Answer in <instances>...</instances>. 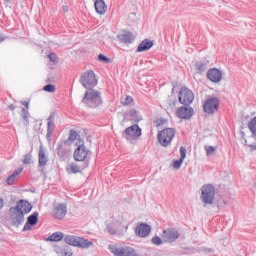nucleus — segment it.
Masks as SVG:
<instances>
[{"label":"nucleus","instance_id":"45","mask_svg":"<svg viewBox=\"0 0 256 256\" xmlns=\"http://www.w3.org/2000/svg\"><path fill=\"white\" fill-rule=\"evenodd\" d=\"M248 147H250V151H256V143L249 144Z\"/></svg>","mask_w":256,"mask_h":256},{"label":"nucleus","instance_id":"55","mask_svg":"<svg viewBox=\"0 0 256 256\" xmlns=\"http://www.w3.org/2000/svg\"><path fill=\"white\" fill-rule=\"evenodd\" d=\"M175 92V88H172V93H174Z\"/></svg>","mask_w":256,"mask_h":256},{"label":"nucleus","instance_id":"41","mask_svg":"<svg viewBox=\"0 0 256 256\" xmlns=\"http://www.w3.org/2000/svg\"><path fill=\"white\" fill-rule=\"evenodd\" d=\"M48 58H49L50 61H52V63H57V54H55V53H50V54L48 55Z\"/></svg>","mask_w":256,"mask_h":256},{"label":"nucleus","instance_id":"32","mask_svg":"<svg viewBox=\"0 0 256 256\" xmlns=\"http://www.w3.org/2000/svg\"><path fill=\"white\" fill-rule=\"evenodd\" d=\"M195 67L198 73H203L207 69V65L203 62H196Z\"/></svg>","mask_w":256,"mask_h":256},{"label":"nucleus","instance_id":"37","mask_svg":"<svg viewBox=\"0 0 256 256\" xmlns=\"http://www.w3.org/2000/svg\"><path fill=\"white\" fill-rule=\"evenodd\" d=\"M187 157V148L185 146L180 147V159L185 160Z\"/></svg>","mask_w":256,"mask_h":256},{"label":"nucleus","instance_id":"19","mask_svg":"<svg viewBox=\"0 0 256 256\" xmlns=\"http://www.w3.org/2000/svg\"><path fill=\"white\" fill-rule=\"evenodd\" d=\"M14 211H22L25 215L27 213H31V209H33V205L30 204L27 200H19L14 208Z\"/></svg>","mask_w":256,"mask_h":256},{"label":"nucleus","instance_id":"17","mask_svg":"<svg viewBox=\"0 0 256 256\" xmlns=\"http://www.w3.org/2000/svg\"><path fill=\"white\" fill-rule=\"evenodd\" d=\"M150 233H151V225L147 223H140L137 225L135 229V234L137 235V237H141V238L149 237Z\"/></svg>","mask_w":256,"mask_h":256},{"label":"nucleus","instance_id":"27","mask_svg":"<svg viewBox=\"0 0 256 256\" xmlns=\"http://www.w3.org/2000/svg\"><path fill=\"white\" fill-rule=\"evenodd\" d=\"M23 173V166L16 169L6 180L7 185H14L17 181V177Z\"/></svg>","mask_w":256,"mask_h":256},{"label":"nucleus","instance_id":"9","mask_svg":"<svg viewBox=\"0 0 256 256\" xmlns=\"http://www.w3.org/2000/svg\"><path fill=\"white\" fill-rule=\"evenodd\" d=\"M220 103L221 101L217 97L208 98L203 105L204 113H207V115H215V113L219 111Z\"/></svg>","mask_w":256,"mask_h":256},{"label":"nucleus","instance_id":"8","mask_svg":"<svg viewBox=\"0 0 256 256\" xmlns=\"http://www.w3.org/2000/svg\"><path fill=\"white\" fill-rule=\"evenodd\" d=\"M178 101L181 105L189 106L195 101V94L187 87H182L178 94Z\"/></svg>","mask_w":256,"mask_h":256},{"label":"nucleus","instance_id":"44","mask_svg":"<svg viewBox=\"0 0 256 256\" xmlns=\"http://www.w3.org/2000/svg\"><path fill=\"white\" fill-rule=\"evenodd\" d=\"M204 253H215V250L213 248H203Z\"/></svg>","mask_w":256,"mask_h":256},{"label":"nucleus","instance_id":"28","mask_svg":"<svg viewBox=\"0 0 256 256\" xmlns=\"http://www.w3.org/2000/svg\"><path fill=\"white\" fill-rule=\"evenodd\" d=\"M63 237H65L63 232L58 231V232H54L51 236L46 238V241H50L51 243H57L59 241H62Z\"/></svg>","mask_w":256,"mask_h":256},{"label":"nucleus","instance_id":"25","mask_svg":"<svg viewBox=\"0 0 256 256\" xmlns=\"http://www.w3.org/2000/svg\"><path fill=\"white\" fill-rule=\"evenodd\" d=\"M49 163V158L45 154V150H43V146H40L38 152V167H45Z\"/></svg>","mask_w":256,"mask_h":256},{"label":"nucleus","instance_id":"29","mask_svg":"<svg viewBox=\"0 0 256 256\" xmlns=\"http://www.w3.org/2000/svg\"><path fill=\"white\" fill-rule=\"evenodd\" d=\"M56 253L59 256H73V250H71V247H69V246L57 248Z\"/></svg>","mask_w":256,"mask_h":256},{"label":"nucleus","instance_id":"33","mask_svg":"<svg viewBox=\"0 0 256 256\" xmlns=\"http://www.w3.org/2000/svg\"><path fill=\"white\" fill-rule=\"evenodd\" d=\"M22 162L24 165H31V163H33V155H31V153L24 155Z\"/></svg>","mask_w":256,"mask_h":256},{"label":"nucleus","instance_id":"5","mask_svg":"<svg viewBox=\"0 0 256 256\" xmlns=\"http://www.w3.org/2000/svg\"><path fill=\"white\" fill-rule=\"evenodd\" d=\"M215 186L212 184H204L201 187L200 199L204 205H213L215 201Z\"/></svg>","mask_w":256,"mask_h":256},{"label":"nucleus","instance_id":"53","mask_svg":"<svg viewBox=\"0 0 256 256\" xmlns=\"http://www.w3.org/2000/svg\"><path fill=\"white\" fill-rule=\"evenodd\" d=\"M241 135H242V137H245V132L242 131V132H241Z\"/></svg>","mask_w":256,"mask_h":256},{"label":"nucleus","instance_id":"11","mask_svg":"<svg viewBox=\"0 0 256 256\" xmlns=\"http://www.w3.org/2000/svg\"><path fill=\"white\" fill-rule=\"evenodd\" d=\"M143 135L141 127H139V124H133L132 126H129L125 129V131L122 132L123 139H126L129 141L130 139H137Z\"/></svg>","mask_w":256,"mask_h":256},{"label":"nucleus","instance_id":"34","mask_svg":"<svg viewBox=\"0 0 256 256\" xmlns=\"http://www.w3.org/2000/svg\"><path fill=\"white\" fill-rule=\"evenodd\" d=\"M151 243L152 245L160 246L163 245L164 241L161 239V237L156 235L151 239Z\"/></svg>","mask_w":256,"mask_h":256},{"label":"nucleus","instance_id":"46","mask_svg":"<svg viewBox=\"0 0 256 256\" xmlns=\"http://www.w3.org/2000/svg\"><path fill=\"white\" fill-rule=\"evenodd\" d=\"M185 251H188V253H193L195 251L194 247L184 248Z\"/></svg>","mask_w":256,"mask_h":256},{"label":"nucleus","instance_id":"40","mask_svg":"<svg viewBox=\"0 0 256 256\" xmlns=\"http://www.w3.org/2000/svg\"><path fill=\"white\" fill-rule=\"evenodd\" d=\"M123 105H131V103H133V97L131 96H126V98L124 99V101L122 102Z\"/></svg>","mask_w":256,"mask_h":256},{"label":"nucleus","instance_id":"3","mask_svg":"<svg viewBox=\"0 0 256 256\" xmlns=\"http://www.w3.org/2000/svg\"><path fill=\"white\" fill-rule=\"evenodd\" d=\"M64 241L67 245L78 247L79 249H89V247H93L92 241L75 235H66Z\"/></svg>","mask_w":256,"mask_h":256},{"label":"nucleus","instance_id":"39","mask_svg":"<svg viewBox=\"0 0 256 256\" xmlns=\"http://www.w3.org/2000/svg\"><path fill=\"white\" fill-rule=\"evenodd\" d=\"M183 158H179L177 160H174V169H181V165H183Z\"/></svg>","mask_w":256,"mask_h":256},{"label":"nucleus","instance_id":"2","mask_svg":"<svg viewBox=\"0 0 256 256\" xmlns=\"http://www.w3.org/2000/svg\"><path fill=\"white\" fill-rule=\"evenodd\" d=\"M129 229V225L123 224L117 220L106 222V231L109 235H116L117 237H124L125 233H127Z\"/></svg>","mask_w":256,"mask_h":256},{"label":"nucleus","instance_id":"26","mask_svg":"<svg viewBox=\"0 0 256 256\" xmlns=\"http://www.w3.org/2000/svg\"><path fill=\"white\" fill-rule=\"evenodd\" d=\"M22 105L26 108H22V119H23V125L27 127L29 125V101L21 102Z\"/></svg>","mask_w":256,"mask_h":256},{"label":"nucleus","instance_id":"18","mask_svg":"<svg viewBox=\"0 0 256 256\" xmlns=\"http://www.w3.org/2000/svg\"><path fill=\"white\" fill-rule=\"evenodd\" d=\"M207 78L211 83H219L223 79V72L217 68H211L207 72Z\"/></svg>","mask_w":256,"mask_h":256},{"label":"nucleus","instance_id":"48","mask_svg":"<svg viewBox=\"0 0 256 256\" xmlns=\"http://www.w3.org/2000/svg\"><path fill=\"white\" fill-rule=\"evenodd\" d=\"M4 203L5 201L3 200V198H0V209H3Z\"/></svg>","mask_w":256,"mask_h":256},{"label":"nucleus","instance_id":"15","mask_svg":"<svg viewBox=\"0 0 256 256\" xmlns=\"http://www.w3.org/2000/svg\"><path fill=\"white\" fill-rule=\"evenodd\" d=\"M176 115L179 119H191V117L195 115V110L193 109V107H188L184 105L177 108Z\"/></svg>","mask_w":256,"mask_h":256},{"label":"nucleus","instance_id":"47","mask_svg":"<svg viewBox=\"0 0 256 256\" xmlns=\"http://www.w3.org/2000/svg\"><path fill=\"white\" fill-rule=\"evenodd\" d=\"M8 109H10V111H15L16 107L15 105L11 104L8 106Z\"/></svg>","mask_w":256,"mask_h":256},{"label":"nucleus","instance_id":"30","mask_svg":"<svg viewBox=\"0 0 256 256\" xmlns=\"http://www.w3.org/2000/svg\"><path fill=\"white\" fill-rule=\"evenodd\" d=\"M247 127L250 133H252V137H256V116L250 119V121L247 124Z\"/></svg>","mask_w":256,"mask_h":256},{"label":"nucleus","instance_id":"23","mask_svg":"<svg viewBox=\"0 0 256 256\" xmlns=\"http://www.w3.org/2000/svg\"><path fill=\"white\" fill-rule=\"evenodd\" d=\"M154 43L150 39H144L139 44V46L136 49V53H144V51H149L153 47Z\"/></svg>","mask_w":256,"mask_h":256},{"label":"nucleus","instance_id":"13","mask_svg":"<svg viewBox=\"0 0 256 256\" xmlns=\"http://www.w3.org/2000/svg\"><path fill=\"white\" fill-rule=\"evenodd\" d=\"M69 144L67 142H58L56 147V153L61 159V161H65L67 157H69V154L71 153V148L68 146Z\"/></svg>","mask_w":256,"mask_h":256},{"label":"nucleus","instance_id":"21","mask_svg":"<svg viewBox=\"0 0 256 256\" xmlns=\"http://www.w3.org/2000/svg\"><path fill=\"white\" fill-rule=\"evenodd\" d=\"M15 215L12 216L11 222L14 227H20V225H23L25 223V214L23 211L15 210Z\"/></svg>","mask_w":256,"mask_h":256},{"label":"nucleus","instance_id":"1","mask_svg":"<svg viewBox=\"0 0 256 256\" xmlns=\"http://www.w3.org/2000/svg\"><path fill=\"white\" fill-rule=\"evenodd\" d=\"M82 103H84L86 107H90L91 109L101 107V105H103V98L101 97V92L93 88L86 90L84 97L82 99Z\"/></svg>","mask_w":256,"mask_h":256},{"label":"nucleus","instance_id":"43","mask_svg":"<svg viewBox=\"0 0 256 256\" xmlns=\"http://www.w3.org/2000/svg\"><path fill=\"white\" fill-rule=\"evenodd\" d=\"M129 115H130V117H134V119H137V115H138V112H137V110H130L129 111Z\"/></svg>","mask_w":256,"mask_h":256},{"label":"nucleus","instance_id":"24","mask_svg":"<svg viewBox=\"0 0 256 256\" xmlns=\"http://www.w3.org/2000/svg\"><path fill=\"white\" fill-rule=\"evenodd\" d=\"M94 7L98 15H105V13H107V4L105 3V0H95Z\"/></svg>","mask_w":256,"mask_h":256},{"label":"nucleus","instance_id":"38","mask_svg":"<svg viewBox=\"0 0 256 256\" xmlns=\"http://www.w3.org/2000/svg\"><path fill=\"white\" fill-rule=\"evenodd\" d=\"M98 61H101V63H109L111 61V59H109V57H107L103 54H99Z\"/></svg>","mask_w":256,"mask_h":256},{"label":"nucleus","instance_id":"36","mask_svg":"<svg viewBox=\"0 0 256 256\" xmlns=\"http://www.w3.org/2000/svg\"><path fill=\"white\" fill-rule=\"evenodd\" d=\"M43 91H46V93H55V85L47 84L43 87Z\"/></svg>","mask_w":256,"mask_h":256},{"label":"nucleus","instance_id":"31","mask_svg":"<svg viewBox=\"0 0 256 256\" xmlns=\"http://www.w3.org/2000/svg\"><path fill=\"white\" fill-rule=\"evenodd\" d=\"M77 137H79V134L77 133V131L72 129V130H70L69 137L67 140H65V142H67L69 145L70 143H73V141H75L77 139Z\"/></svg>","mask_w":256,"mask_h":256},{"label":"nucleus","instance_id":"4","mask_svg":"<svg viewBox=\"0 0 256 256\" xmlns=\"http://www.w3.org/2000/svg\"><path fill=\"white\" fill-rule=\"evenodd\" d=\"M177 132L174 128H165L163 130L158 131L157 139L158 143L161 147H169L171 143H173V139H175V134Z\"/></svg>","mask_w":256,"mask_h":256},{"label":"nucleus","instance_id":"20","mask_svg":"<svg viewBox=\"0 0 256 256\" xmlns=\"http://www.w3.org/2000/svg\"><path fill=\"white\" fill-rule=\"evenodd\" d=\"M54 218L55 219H65V215H67V204L65 203H60L58 204L54 209Z\"/></svg>","mask_w":256,"mask_h":256},{"label":"nucleus","instance_id":"12","mask_svg":"<svg viewBox=\"0 0 256 256\" xmlns=\"http://www.w3.org/2000/svg\"><path fill=\"white\" fill-rule=\"evenodd\" d=\"M165 243H175L179 239V231L175 228H167L162 232Z\"/></svg>","mask_w":256,"mask_h":256},{"label":"nucleus","instance_id":"49","mask_svg":"<svg viewBox=\"0 0 256 256\" xmlns=\"http://www.w3.org/2000/svg\"><path fill=\"white\" fill-rule=\"evenodd\" d=\"M62 9H63L64 13H67L69 11V8L67 6H63Z\"/></svg>","mask_w":256,"mask_h":256},{"label":"nucleus","instance_id":"16","mask_svg":"<svg viewBox=\"0 0 256 256\" xmlns=\"http://www.w3.org/2000/svg\"><path fill=\"white\" fill-rule=\"evenodd\" d=\"M37 223H39V212L35 211L27 217L26 223L22 231H31V229H33V227H35Z\"/></svg>","mask_w":256,"mask_h":256},{"label":"nucleus","instance_id":"42","mask_svg":"<svg viewBox=\"0 0 256 256\" xmlns=\"http://www.w3.org/2000/svg\"><path fill=\"white\" fill-rule=\"evenodd\" d=\"M206 153L207 155H213V153H215V147L214 146L206 147Z\"/></svg>","mask_w":256,"mask_h":256},{"label":"nucleus","instance_id":"50","mask_svg":"<svg viewBox=\"0 0 256 256\" xmlns=\"http://www.w3.org/2000/svg\"><path fill=\"white\" fill-rule=\"evenodd\" d=\"M3 41H5V37L0 36V43H3Z\"/></svg>","mask_w":256,"mask_h":256},{"label":"nucleus","instance_id":"14","mask_svg":"<svg viewBox=\"0 0 256 256\" xmlns=\"http://www.w3.org/2000/svg\"><path fill=\"white\" fill-rule=\"evenodd\" d=\"M47 133L46 139L47 141H51L53 137V133L55 132V110L51 111L47 118Z\"/></svg>","mask_w":256,"mask_h":256},{"label":"nucleus","instance_id":"6","mask_svg":"<svg viewBox=\"0 0 256 256\" xmlns=\"http://www.w3.org/2000/svg\"><path fill=\"white\" fill-rule=\"evenodd\" d=\"M79 83L87 90L97 87V76L95 72L93 70L83 72L80 76Z\"/></svg>","mask_w":256,"mask_h":256},{"label":"nucleus","instance_id":"22","mask_svg":"<svg viewBox=\"0 0 256 256\" xmlns=\"http://www.w3.org/2000/svg\"><path fill=\"white\" fill-rule=\"evenodd\" d=\"M117 39L120 43H124V45H131L133 43V32L124 31V33L117 35Z\"/></svg>","mask_w":256,"mask_h":256},{"label":"nucleus","instance_id":"52","mask_svg":"<svg viewBox=\"0 0 256 256\" xmlns=\"http://www.w3.org/2000/svg\"><path fill=\"white\" fill-rule=\"evenodd\" d=\"M5 3H11V0H4Z\"/></svg>","mask_w":256,"mask_h":256},{"label":"nucleus","instance_id":"35","mask_svg":"<svg viewBox=\"0 0 256 256\" xmlns=\"http://www.w3.org/2000/svg\"><path fill=\"white\" fill-rule=\"evenodd\" d=\"M81 169H85V168L80 167V166L77 165V164H72V165L70 166L71 173H74V174L81 173Z\"/></svg>","mask_w":256,"mask_h":256},{"label":"nucleus","instance_id":"10","mask_svg":"<svg viewBox=\"0 0 256 256\" xmlns=\"http://www.w3.org/2000/svg\"><path fill=\"white\" fill-rule=\"evenodd\" d=\"M89 155V150L85 147V144H80L74 151V159L78 162H84L83 169L89 167V161H87V156Z\"/></svg>","mask_w":256,"mask_h":256},{"label":"nucleus","instance_id":"51","mask_svg":"<svg viewBox=\"0 0 256 256\" xmlns=\"http://www.w3.org/2000/svg\"><path fill=\"white\" fill-rule=\"evenodd\" d=\"M173 105H174V106L177 105V100H174V101H173Z\"/></svg>","mask_w":256,"mask_h":256},{"label":"nucleus","instance_id":"54","mask_svg":"<svg viewBox=\"0 0 256 256\" xmlns=\"http://www.w3.org/2000/svg\"><path fill=\"white\" fill-rule=\"evenodd\" d=\"M245 145H247V139L244 140Z\"/></svg>","mask_w":256,"mask_h":256},{"label":"nucleus","instance_id":"7","mask_svg":"<svg viewBox=\"0 0 256 256\" xmlns=\"http://www.w3.org/2000/svg\"><path fill=\"white\" fill-rule=\"evenodd\" d=\"M108 249L114 256H139L137 251L131 246L119 247L117 244H110Z\"/></svg>","mask_w":256,"mask_h":256}]
</instances>
